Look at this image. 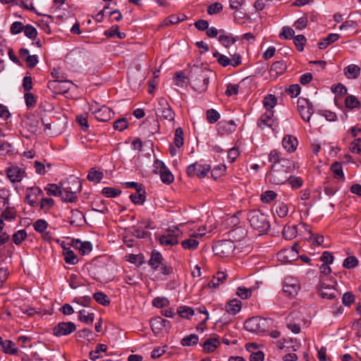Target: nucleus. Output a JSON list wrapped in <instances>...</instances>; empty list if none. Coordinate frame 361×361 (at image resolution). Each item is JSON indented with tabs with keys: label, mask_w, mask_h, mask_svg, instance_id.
Here are the masks:
<instances>
[{
	"label": "nucleus",
	"mask_w": 361,
	"mask_h": 361,
	"mask_svg": "<svg viewBox=\"0 0 361 361\" xmlns=\"http://www.w3.org/2000/svg\"><path fill=\"white\" fill-rule=\"evenodd\" d=\"M219 345V341L216 338H210L207 339L203 343L204 351L207 353L214 352Z\"/></svg>",
	"instance_id": "29"
},
{
	"label": "nucleus",
	"mask_w": 361,
	"mask_h": 361,
	"mask_svg": "<svg viewBox=\"0 0 361 361\" xmlns=\"http://www.w3.org/2000/svg\"><path fill=\"white\" fill-rule=\"evenodd\" d=\"M33 166L35 169V172L39 175H44L47 172L46 167L48 169H50L51 167V165L50 164H47V166L44 165V164L39 161H35L34 162Z\"/></svg>",
	"instance_id": "56"
},
{
	"label": "nucleus",
	"mask_w": 361,
	"mask_h": 361,
	"mask_svg": "<svg viewBox=\"0 0 361 361\" xmlns=\"http://www.w3.org/2000/svg\"><path fill=\"white\" fill-rule=\"evenodd\" d=\"M17 216V211L14 207H11L10 205H8L5 208V209L2 212L0 219H1L2 222L4 221H12L16 219Z\"/></svg>",
	"instance_id": "26"
},
{
	"label": "nucleus",
	"mask_w": 361,
	"mask_h": 361,
	"mask_svg": "<svg viewBox=\"0 0 361 361\" xmlns=\"http://www.w3.org/2000/svg\"><path fill=\"white\" fill-rule=\"evenodd\" d=\"M205 228H204L202 229V231H204ZM204 235V233H195L192 235V238L189 239H186L181 242V245L185 250H194L197 248L199 245V241H197L196 239L198 237H202Z\"/></svg>",
	"instance_id": "18"
},
{
	"label": "nucleus",
	"mask_w": 361,
	"mask_h": 361,
	"mask_svg": "<svg viewBox=\"0 0 361 361\" xmlns=\"http://www.w3.org/2000/svg\"><path fill=\"white\" fill-rule=\"evenodd\" d=\"M161 181L165 184H170L173 181L174 177L171 172L166 168L159 173Z\"/></svg>",
	"instance_id": "51"
},
{
	"label": "nucleus",
	"mask_w": 361,
	"mask_h": 361,
	"mask_svg": "<svg viewBox=\"0 0 361 361\" xmlns=\"http://www.w3.org/2000/svg\"><path fill=\"white\" fill-rule=\"evenodd\" d=\"M107 350V345L105 344H97L95 347L94 350H92L89 353V357L90 360L95 361L96 360L99 359L100 356L99 355V353L102 352L105 353Z\"/></svg>",
	"instance_id": "40"
},
{
	"label": "nucleus",
	"mask_w": 361,
	"mask_h": 361,
	"mask_svg": "<svg viewBox=\"0 0 361 361\" xmlns=\"http://www.w3.org/2000/svg\"><path fill=\"white\" fill-rule=\"evenodd\" d=\"M199 341L198 336L196 334H190L188 336H185L180 341V344L183 346H191L195 345L197 344Z\"/></svg>",
	"instance_id": "39"
},
{
	"label": "nucleus",
	"mask_w": 361,
	"mask_h": 361,
	"mask_svg": "<svg viewBox=\"0 0 361 361\" xmlns=\"http://www.w3.org/2000/svg\"><path fill=\"white\" fill-rule=\"evenodd\" d=\"M43 196L44 192L39 187L35 186L26 189L25 200L32 207H36L37 205V198H42Z\"/></svg>",
	"instance_id": "12"
},
{
	"label": "nucleus",
	"mask_w": 361,
	"mask_h": 361,
	"mask_svg": "<svg viewBox=\"0 0 361 361\" xmlns=\"http://www.w3.org/2000/svg\"><path fill=\"white\" fill-rule=\"evenodd\" d=\"M157 111L167 121H171L175 118V112L172 110L166 99L163 97L158 99Z\"/></svg>",
	"instance_id": "10"
},
{
	"label": "nucleus",
	"mask_w": 361,
	"mask_h": 361,
	"mask_svg": "<svg viewBox=\"0 0 361 361\" xmlns=\"http://www.w3.org/2000/svg\"><path fill=\"white\" fill-rule=\"evenodd\" d=\"M248 219L251 226L259 232H267L270 228L267 216L259 211H251L249 213Z\"/></svg>",
	"instance_id": "3"
},
{
	"label": "nucleus",
	"mask_w": 361,
	"mask_h": 361,
	"mask_svg": "<svg viewBox=\"0 0 361 361\" xmlns=\"http://www.w3.org/2000/svg\"><path fill=\"white\" fill-rule=\"evenodd\" d=\"M211 74L212 71L207 68L193 66L190 75L192 88L199 93L206 92Z\"/></svg>",
	"instance_id": "2"
},
{
	"label": "nucleus",
	"mask_w": 361,
	"mask_h": 361,
	"mask_svg": "<svg viewBox=\"0 0 361 361\" xmlns=\"http://www.w3.org/2000/svg\"><path fill=\"white\" fill-rule=\"evenodd\" d=\"M345 104L346 108L350 109H353L359 107V106H360L359 101L353 95H350V96L346 97L345 99Z\"/></svg>",
	"instance_id": "58"
},
{
	"label": "nucleus",
	"mask_w": 361,
	"mask_h": 361,
	"mask_svg": "<svg viewBox=\"0 0 361 361\" xmlns=\"http://www.w3.org/2000/svg\"><path fill=\"white\" fill-rule=\"evenodd\" d=\"M102 193L106 197H115L121 193V190L111 187H105L103 188Z\"/></svg>",
	"instance_id": "52"
},
{
	"label": "nucleus",
	"mask_w": 361,
	"mask_h": 361,
	"mask_svg": "<svg viewBox=\"0 0 361 361\" xmlns=\"http://www.w3.org/2000/svg\"><path fill=\"white\" fill-rule=\"evenodd\" d=\"M73 246L79 250L82 255H86L92 250V245L89 241L82 242L79 239L73 240Z\"/></svg>",
	"instance_id": "21"
},
{
	"label": "nucleus",
	"mask_w": 361,
	"mask_h": 361,
	"mask_svg": "<svg viewBox=\"0 0 361 361\" xmlns=\"http://www.w3.org/2000/svg\"><path fill=\"white\" fill-rule=\"evenodd\" d=\"M27 233L25 229L19 230L13 235V241L16 245H19L26 238Z\"/></svg>",
	"instance_id": "54"
},
{
	"label": "nucleus",
	"mask_w": 361,
	"mask_h": 361,
	"mask_svg": "<svg viewBox=\"0 0 361 361\" xmlns=\"http://www.w3.org/2000/svg\"><path fill=\"white\" fill-rule=\"evenodd\" d=\"M276 97L272 94H269L264 97L263 104L267 111H272V109L276 106Z\"/></svg>",
	"instance_id": "43"
},
{
	"label": "nucleus",
	"mask_w": 361,
	"mask_h": 361,
	"mask_svg": "<svg viewBox=\"0 0 361 361\" xmlns=\"http://www.w3.org/2000/svg\"><path fill=\"white\" fill-rule=\"evenodd\" d=\"M72 85L73 82L71 81L63 79L59 82L50 81L49 82V87H52L54 89L58 90L59 93L63 94L67 92L71 89Z\"/></svg>",
	"instance_id": "22"
},
{
	"label": "nucleus",
	"mask_w": 361,
	"mask_h": 361,
	"mask_svg": "<svg viewBox=\"0 0 361 361\" xmlns=\"http://www.w3.org/2000/svg\"><path fill=\"white\" fill-rule=\"evenodd\" d=\"M273 118L274 111H266V112L262 115V116L257 121L258 127L262 129H263L264 126L271 128L275 123V121Z\"/></svg>",
	"instance_id": "20"
},
{
	"label": "nucleus",
	"mask_w": 361,
	"mask_h": 361,
	"mask_svg": "<svg viewBox=\"0 0 361 361\" xmlns=\"http://www.w3.org/2000/svg\"><path fill=\"white\" fill-rule=\"evenodd\" d=\"M358 264L357 259L354 256H350L345 258L343 261V266L346 269H353Z\"/></svg>",
	"instance_id": "61"
},
{
	"label": "nucleus",
	"mask_w": 361,
	"mask_h": 361,
	"mask_svg": "<svg viewBox=\"0 0 361 361\" xmlns=\"http://www.w3.org/2000/svg\"><path fill=\"white\" fill-rule=\"evenodd\" d=\"M219 42L226 48H228L235 44L238 39V36L233 37L231 34H227L224 30H219Z\"/></svg>",
	"instance_id": "19"
},
{
	"label": "nucleus",
	"mask_w": 361,
	"mask_h": 361,
	"mask_svg": "<svg viewBox=\"0 0 361 361\" xmlns=\"http://www.w3.org/2000/svg\"><path fill=\"white\" fill-rule=\"evenodd\" d=\"M24 26L25 25L23 23L20 21H15L11 25L10 32L12 35H18L23 31V29H25Z\"/></svg>",
	"instance_id": "63"
},
{
	"label": "nucleus",
	"mask_w": 361,
	"mask_h": 361,
	"mask_svg": "<svg viewBox=\"0 0 361 361\" xmlns=\"http://www.w3.org/2000/svg\"><path fill=\"white\" fill-rule=\"evenodd\" d=\"M163 261L164 258L161 254L157 250H154L151 252V257L148 264L154 270H158L160 264L163 262Z\"/></svg>",
	"instance_id": "23"
},
{
	"label": "nucleus",
	"mask_w": 361,
	"mask_h": 361,
	"mask_svg": "<svg viewBox=\"0 0 361 361\" xmlns=\"http://www.w3.org/2000/svg\"><path fill=\"white\" fill-rule=\"evenodd\" d=\"M104 177L102 171L97 170L95 168H92L87 176L89 181L99 183Z\"/></svg>",
	"instance_id": "35"
},
{
	"label": "nucleus",
	"mask_w": 361,
	"mask_h": 361,
	"mask_svg": "<svg viewBox=\"0 0 361 361\" xmlns=\"http://www.w3.org/2000/svg\"><path fill=\"white\" fill-rule=\"evenodd\" d=\"M235 249L233 241L230 240H222L216 242L213 246L214 254L220 257H227L231 256Z\"/></svg>",
	"instance_id": "5"
},
{
	"label": "nucleus",
	"mask_w": 361,
	"mask_h": 361,
	"mask_svg": "<svg viewBox=\"0 0 361 361\" xmlns=\"http://www.w3.org/2000/svg\"><path fill=\"white\" fill-rule=\"evenodd\" d=\"M287 182L293 190L300 188L303 184L302 178L295 176H288Z\"/></svg>",
	"instance_id": "46"
},
{
	"label": "nucleus",
	"mask_w": 361,
	"mask_h": 361,
	"mask_svg": "<svg viewBox=\"0 0 361 361\" xmlns=\"http://www.w3.org/2000/svg\"><path fill=\"white\" fill-rule=\"evenodd\" d=\"M25 29H23L24 34L26 37L31 39H34L36 38L37 35V30L31 25H26L24 26Z\"/></svg>",
	"instance_id": "60"
},
{
	"label": "nucleus",
	"mask_w": 361,
	"mask_h": 361,
	"mask_svg": "<svg viewBox=\"0 0 361 361\" xmlns=\"http://www.w3.org/2000/svg\"><path fill=\"white\" fill-rule=\"evenodd\" d=\"M306 42V37L303 35H296L293 38L294 44L299 51H303Z\"/></svg>",
	"instance_id": "55"
},
{
	"label": "nucleus",
	"mask_w": 361,
	"mask_h": 361,
	"mask_svg": "<svg viewBox=\"0 0 361 361\" xmlns=\"http://www.w3.org/2000/svg\"><path fill=\"white\" fill-rule=\"evenodd\" d=\"M236 129V124L233 120L221 121L216 125L218 134L221 136L228 135L233 133Z\"/></svg>",
	"instance_id": "14"
},
{
	"label": "nucleus",
	"mask_w": 361,
	"mask_h": 361,
	"mask_svg": "<svg viewBox=\"0 0 361 361\" xmlns=\"http://www.w3.org/2000/svg\"><path fill=\"white\" fill-rule=\"evenodd\" d=\"M211 170V166L209 164H201L195 162L189 165L186 169V173L188 176L198 178H204L207 173Z\"/></svg>",
	"instance_id": "9"
},
{
	"label": "nucleus",
	"mask_w": 361,
	"mask_h": 361,
	"mask_svg": "<svg viewBox=\"0 0 361 361\" xmlns=\"http://www.w3.org/2000/svg\"><path fill=\"white\" fill-rule=\"evenodd\" d=\"M206 116L207 121L211 124L216 123L221 116L220 114L214 109H208L206 111Z\"/></svg>",
	"instance_id": "47"
},
{
	"label": "nucleus",
	"mask_w": 361,
	"mask_h": 361,
	"mask_svg": "<svg viewBox=\"0 0 361 361\" xmlns=\"http://www.w3.org/2000/svg\"><path fill=\"white\" fill-rule=\"evenodd\" d=\"M25 125L29 131L32 133H36L39 130V122L35 118H30L26 121Z\"/></svg>",
	"instance_id": "50"
},
{
	"label": "nucleus",
	"mask_w": 361,
	"mask_h": 361,
	"mask_svg": "<svg viewBox=\"0 0 361 361\" xmlns=\"http://www.w3.org/2000/svg\"><path fill=\"white\" fill-rule=\"evenodd\" d=\"M172 233L161 235L159 238V243L163 245H174L178 243V237L179 235L180 231L176 228L173 230Z\"/></svg>",
	"instance_id": "17"
},
{
	"label": "nucleus",
	"mask_w": 361,
	"mask_h": 361,
	"mask_svg": "<svg viewBox=\"0 0 361 361\" xmlns=\"http://www.w3.org/2000/svg\"><path fill=\"white\" fill-rule=\"evenodd\" d=\"M85 216L78 209H73L71 211V224L78 225L82 221Z\"/></svg>",
	"instance_id": "45"
},
{
	"label": "nucleus",
	"mask_w": 361,
	"mask_h": 361,
	"mask_svg": "<svg viewBox=\"0 0 361 361\" xmlns=\"http://www.w3.org/2000/svg\"><path fill=\"white\" fill-rule=\"evenodd\" d=\"M32 226L35 230L41 234L42 233H44L47 230L48 223L45 220L39 219L35 221Z\"/></svg>",
	"instance_id": "53"
},
{
	"label": "nucleus",
	"mask_w": 361,
	"mask_h": 361,
	"mask_svg": "<svg viewBox=\"0 0 361 361\" xmlns=\"http://www.w3.org/2000/svg\"><path fill=\"white\" fill-rule=\"evenodd\" d=\"M213 56L214 58H216L217 62L222 66L223 67H226L228 65H230L231 59L221 54H219V52L216 51L213 54Z\"/></svg>",
	"instance_id": "59"
},
{
	"label": "nucleus",
	"mask_w": 361,
	"mask_h": 361,
	"mask_svg": "<svg viewBox=\"0 0 361 361\" xmlns=\"http://www.w3.org/2000/svg\"><path fill=\"white\" fill-rule=\"evenodd\" d=\"M187 18L185 14L171 15L164 21V25H175Z\"/></svg>",
	"instance_id": "37"
},
{
	"label": "nucleus",
	"mask_w": 361,
	"mask_h": 361,
	"mask_svg": "<svg viewBox=\"0 0 361 361\" xmlns=\"http://www.w3.org/2000/svg\"><path fill=\"white\" fill-rule=\"evenodd\" d=\"M194 312V310L188 306H180L177 310L178 315L185 319H190Z\"/></svg>",
	"instance_id": "44"
},
{
	"label": "nucleus",
	"mask_w": 361,
	"mask_h": 361,
	"mask_svg": "<svg viewBox=\"0 0 361 361\" xmlns=\"http://www.w3.org/2000/svg\"><path fill=\"white\" fill-rule=\"evenodd\" d=\"M277 196V194L273 190H267L262 193L260 199L264 203H269Z\"/></svg>",
	"instance_id": "57"
},
{
	"label": "nucleus",
	"mask_w": 361,
	"mask_h": 361,
	"mask_svg": "<svg viewBox=\"0 0 361 361\" xmlns=\"http://www.w3.org/2000/svg\"><path fill=\"white\" fill-rule=\"evenodd\" d=\"M1 347L2 351L6 354L15 355L18 352V348L16 347V344L11 340L3 341Z\"/></svg>",
	"instance_id": "28"
},
{
	"label": "nucleus",
	"mask_w": 361,
	"mask_h": 361,
	"mask_svg": "<svg viewBox=\"0 0 361 361\" xmlns=\"http://www.w3.org/2000/svg\"><path fill=\"white\" fill-rule=\"evenodd\" d=\"M360 68L355 64L349 65L344 68V73L348 78H357L360 75Z\"/></svg>",
	"instance_id": "31"
},
{
	"label": "nucleus",
	"mask_w": 361,
	"mask_h": 361,
	"mask_svg": "<svg viewBox=\"0 0 361 361\" xmlns=\"http://www.w3.org/2000/svg\"><path fill=\"white\" fill-rule=\"evenodd\" d=\"M241 309V302L238 300H232L226 305V311L233 315L236 314Z\"/></svg>",
	"instance_id": "30"
},
{
	"label": "nucleus",
	"mask_w": 361,
	"mask_h": 361,
	"mask_svg": "<svg viewBox=\"0 0 361 361\" xmlns=\"http://www.w3.org/2000/svg\"><path fill=\"white\" fill-rule=\"evenodd\" d=\"M298 109L300 114L301 118L307 121L310 122L311 116L313 114V106L312 104L306 99H299Z\"/></svg>",
	"instance_id": "11"
},
{
	"label": "nucleus",
	"mask_w": 361,
	"mask_h": 361,
	"mask_svg": "<svg viewBox=\"0 0 361 361\" xmlns=\"http://www.w3.org/2000/svg\"><path fill=\"white\" fill-rule=\"evenodd\" d=\"M283 289L289 296L295 295L300 289L298 280L290 276L286 277L283 281Z\"/></svg>",
	"instance_id": "13"
},
{
	"label": "nucleus",
	"mask_w": 361,
	"mask_h": 361,
	"mask_svg": "<svg viewBox=\"0 0 361 361\" xmlns=\"http://www.w3.org/2000/svg\"><path fill=\"white\" fill-rule=\"evenodd\" d=\"M282 145L287 151L293 152L298 145V140L296 137L288 135L283 137Z\"/></svg>",
	"instance_id": "24"
},
{
	"label": "nucleus",
	"mask_w": 361,
	"mask_h": 361,
	"mask_svg": "<svg viewBox=\"0 0 361 361\" xmlns=\"http://www.w3.org/2000/svg\"><path fill=\"white\" fill-rule=\"evenodd\" d=\"M319 293L322 298L332 300L336 297V290L334 288L324 287L322 285Z\"/></svg>",
	"instance_id": "42"
},
{
	"label": "nucleus",
	"mask_w": 361,
	"mask_h": 361,
	"mask_svg": "<svg viewBox=\"0 0 361 361\" xmlns=\"http://www.w3.org/2000/svg\"><path fill=\"white\" fill-rule=\"evenodd\" d=\"M331 170L334 173V176L336 178H342L344 180V174L343 172V169L341 164L338 162L334 163L331 166Z\"/></svg>",
	"instance_id": "48"
},
{
	"label": "nucleus",
	"mask_w": 361,
	"mask_h": 361,
	"mask_svg": "<svg viewBox=\"0 0 361 361\" xmlns=\"http://www.w3.org/2000/svg\"><path fill=\"white\" fill-rule=\"evenodd\" d=\"M93 298L99 304H101L104 306H107L110 304V301L108 299V296L102 292H97L94 293Z\"/></svg>",
	"instance_id": "49"
},
{
	"label": "nucleus",
	"mask_w": 361,
	"mask_h": 361,
	"mask_svg": "<svg viewBox=\"0 0 361 361\" xmlns=\"http://www.w3.org/2000/svg\"><path fill=\"white\" fill-rule=\"evenodd\" d=\"M150 326L154 334H159L162 329H170L171 327L170 322L161 317H157L151 319Z\"/></svg>",
	"instance_id": "15"
},
{
	"label": "nucleus",
	"mask_w": 361,
	"mask_h": 361,
	"mask_svg": "<svg viewBox=\"0 0 361 361\" xmlns=\"http://www.w3.org/2000/svg\"><path fill=\"white\" fill-rule=\"evenodd\" d=\"M72 185H75L76 190H72L71 187H66L62 189V196H61L63 202H75L78 200L77 193L80 192L82 189V183L78 179L72 181Z\"/></svg>",
	"instance_id": "6"
},
{
	"label": "nucleus",
	"mask_w": 361,
	"mask_h": 361,
	"mask_svg": "<svg viewBox=\"0 0 361 361\" xmlns=\"http://www.w3.org/2000/svg\"><path fill=\"white\" fill-rule=\"evenodd\" d=\"M78 320L85 324H92L94 321V314L87 312L85 310H81L78 312Z\"/></svg>",
	"instance_id": "41"
},
{
	"label": "nucleus",
	"mask_w": 361,
	"mask_h": 361,
	"mask_svg": "<svg viewBox=\"0 0 361 361\" xmlns=\"http://www.w3.org/2000/svg\"><path fill=\"white\" fill-rule=\"evenodd\" d=\"M25 171L18 166H12L6 169V176L12 183H19L21 181Z\"/></svg>",
	"instance_id": "16"
},
{
	"label": "nucleus",
	"mask_w": 361,
	"mask_h": 361,
	"mask_svg": "<svg viewBox=\"0 0 361 361\" xmlns=\"http://www.w3.org/2000/svg\"><path fill=\"white\" fill-rule=\"evenodd\" d=\"M295 169L292 160H283L280 164H272L271 170L266 175L269 182L274 185L285 184L290 173Z\"/></svg>",
	"instance_id": "1"
},
{
	"label": "nucleus",
	"mask_w": 361,
	"mask_h": 361,
	"mask_svg": "<svg viewBox=\"0 0 361 361\" xmlns=\"http://www.w3.org/2000/svg\"><path fill=\"white\" fill-rule=\"evenodd\" d=\"M118 29V25H113L110 29L105 30L104 35L108 38L117 36L121 39H124L126 36V33L120 32Z\"/></svg>",
	"instance_id": "32"
},
{
	"label": "nucleus",
	"mask_w": 361,
	"mask_h": 361,
	"mask_svg": "<svg viewBox=\"0 0 361 361\" xmlns=\"http://www.w3.org/2000/svg\"><path fill=\"white\" fill-rule=\"evenodd\" d=\"M76 330L75 324L72 322H62L56 324L52 329V334L56 337L68 336Z\"/></svg>",
	"instance_id": "8"
},
{
	"label": "nucleus",
	"mask_w": 361,
	"mask_h": 361,
	"mask_svg": "<svg viewBox=\"0 0 361 361\" xmlns=\"http://www.w3.org/2000/svg\"><path fill=\"white\" fill-rule=\"evenodd\" d=\"M44 190L47 192L48 195H51L54 197H61L62 196V189L56 185L54 183L48 184L45 188Z\"/></svg>",
	"instance_id": "33"
},
{
	"label": "nucleus",
	"mask_w": 361,
	"mask_h": 361,
	"mask_svg": "<svg viewBox=\"0 0 361 361\" xmlns=\"http://www.w3.org/2000/svg\"><path fill=\"white\" fill-rule=\"evenodd\" d=\"M173 144L178 148L182 147L184 144L183 130L180 127L175 130Z\"/></svg>",
	"instance_id": "38"
},
{
	"label": "nucleus",
	"mask_w": 361,
	"mask_h": 361,
	"mask_svg": "<svg viewBox=\"0 0 361 361\" xmlns=\"http://www.w3.org/2000/svg\"><path fill=\"white\" fill-rule=\"evenodd\" d=\"M268 319L260 317H253L247 319L244 328L252 333H260L266 331Z\"/></svg>",
	"instance_id": "4"
},
{
	"label": "nucleus",
	"mask_w": 361,
	"mask_h": 361,
	"mask_svg": "<svg viewBox=\"0 0 361 361\" xmlns=\"http://www.w3.org/2000/svg\"><path fill=\"white\" fill-rule=\"evenodd\" d=\"M226 169V167L225 165L219 164V165L216 166V167H214L212 170V172H211L212 176L214 179H216L217 178L221 176L222 175H224L225 173Z\"/></svg>",
	"instance_id": "62"
},
{
	"label": "nucleus",
	"mask_w": 361,
	"mask_h": 361,
	"mask_svg": "<svg viewBox=\"0 0 361 361\" xmlns=\"http://www.w3.org/2000/svg\"><path fill=\"white\" fill-rule=\"evenodd\" d=\"M169 304V301L164 297H157L152 300L153 306L162 308L167 306Z\"/></svg>",
	"instance_id": "64"
},
{
	"label": "nucleus",
	"mask_w": 361,
	"mask_h": 361,
	"mask_svg": "<svg viewBox=\"0 0 361 361\" xmlns=\"http://www.w3.org/2000/svg\"><path fill=\"white\" fill-rule=\"evenodd\" d=\"M63 255L64 257V260L67 264L74 265L78 262V257L70 247H63Z\"/></svg>",
	"instance_id": "27"
},
{
	"label": "nucleus",
	"mask_w": 361,
	"mask_h": 361,
	"mask_svg": "<svg viewBox=\"0 0 361 361\" xmlns=\"http://www.w3.org/2000/svg\"><path fill=\"white\" fill-rule=\"evenodd\" d=\"M298 233L297 226L286 225L283 230V235L286 240H291L296 237Z\"/></svg>",
	"instance_id": "34"
},
{
	"label": "nucleus",
	"mask_w": 361,
	"mask_h": 361,
	"mask_svg": "<svg viewBox=\"0 0 361 361\" xmlns=\"http://www.w3.org/2000/svg\"><path fill=\"white\" fill-rule=\"evenodd\" d=\"M130 199L135 204H143L145 201V187L142 186V190L140 192H136V193L130 195Z\"/></svg>",
	"instance_id": "36"
},
{
	"label": "nucleus",
	"mask_w": 361,
	"mask_h": 361,
	"mask_svg": "<svg viewBox=\"0 0 361 361\" xmlns=\"http://www.w3.org/2000/svg\"><path fill=\"white\" fill-rule=\"evenodd\" d=\"M90 111L92 114L94 115L95 118L102 122H106L109 121L114 114L110 108L106 106L98 107V104L97 103L95 105H92Z\"/></svg>",
	"instance_id": "7"
},
{
	"label": "nucleus",
	"mask_w": 361,
	"mask_h": 361,
	"mask_svg": "<svg viewBox=\"0 0 361 361\" xmlns=\"http://www.w3.org/2000/svg\"><path fill=\"white\" fill-rule=\"evenodd\" d=\"M227 278V274L224 271H218L208 284L210 288H216L221 283H223Z\"/></svg>",
	"instance_id": "25"
}]
</instances>
